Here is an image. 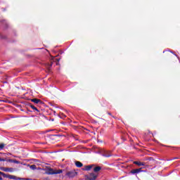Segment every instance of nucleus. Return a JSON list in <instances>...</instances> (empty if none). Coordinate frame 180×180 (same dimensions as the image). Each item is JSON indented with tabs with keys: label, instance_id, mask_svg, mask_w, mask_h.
I'll list each match as a JSON object with an SVG mask.
<instances>
[{
	"label": "nucleus",
	"instance_id": "nucleus-24",
	"mask_svg": "<svg viewBox=\"0 0 180 180\" xmlns=\"http://www.w3.org/2000/svg\"><path fill=\"white\" fill-rule=\"evenodd\" d=\"M112 118H114V119H115V116H113V115H112Z\"/></svg>",
	"mask_w": 180,
	"mask_h": 180
},
{
	"label": "nucleus",
	"instance_id": "nucleus-12",
	"mask_svg": "<svg viewBox=\"0 0 180 180\" xmlns=\"http://www.w3.org/2000/svg\"><path fill=\"white\" fill-rule=\"evenodd\" d=\"M28 106H30V108H31L32 109H33V110H36L37 112H39V109H37V108H36V106L33 105V104L32 103H29Z\"/></svg>",
	"mask_w": 180,
	"mask_h": 180
},
{
	"label": "nucleus",
	"instance_id": "nucleus-11",
	"mask_svg": "<svg viewBox=\"0 0 180 180\" xmlns=\"http://www.w3.org/2000/svg\"><path fill=\"white\" fill-rule=\"evenodd\" d=\"M75 165H76V167H77V168H81V167H82L84 166L82 162H81L79 161L75 162Z\"/></svg>",
	"mask_w": 180,
	"mask_h": 180
},
{
	"label": "nucleus",
	"instance_id": "nucleus-16",
	"mask_svg": "<svg viewBox=\"0 0 180 180\" xmlns=\"http://www.w3.org/2000/svg\"><path fill=\"white\" fill-rule=\"evenodd\" d=\"M30 169H36V165H32L30 166Z\"/></svg>",
	"mask_w": 180,
	"mask_h": 180
},
{
	"label": "nucleus",
	"instance_id": "nucleus-9",
	"mask_svg": "<svg viewBox=\"0 0 180 180\" xmlns=\"http://www.w3.org/2000/svg\"><path fill=\"white\" fill-rule=\"evenodd\" d=\"M15 171V169L12 167H5L4 172H13Z\"/></svg>",
	"mask_w": 180,
	"mask_h": 180
},
{
	"label": "nucleus",
	"instance_id": "nucleus-7",
	"mask_svg": "<svg viewBox=\"0 0 180 180\" xmlns=\"http://www.w3.org/2000/svg\"><path fill=\"white\" fill-rule=\"evenodd\" d=\"M134 164H135V165H138V167H145L146 165V162H141L139 161H134Z\"/></svg>",
	"mask_w": 180,
	"mask_h": 180
},
{
	"label": "nucleus",
	"instance_id": "nucleus-15",
	"mask_svg": "<svg viewBox=\"0 0 180 180\" xmlns=\"http://www.w3.org/2000/svg\"><path fill=\"white\" fill-rule=\"evenodd\" d=\"M5 148V143H0V151Z\"/></svg>",
	"mask_w": 180,
	"mask_h": 180
},
{
	"label": "nucleus",
	"instance_id": "nucleus-3",
	"mask_svg": "<svg viewBox=\"0 0 180 180\" xmlns=\"http://www.w3.org/2000/svg\"><path fill=\"white\" fill-rule=\"evenodd\" d=\"M86 179L87 180H96L98 178V174L96 173H89V174L85 176Z\"/></svg>",
	"mask_w": 180,
	"mask_h": 180
},
{
	"label": "nucleus",
	"instance_id": "nucleus-14",
	"mask_svg": "<svg viewBox=\"0 0 180 180\" xmlns=\"http://www.w3.org/2000/svg\"><path fill=\"white\" fill-rule=\"evenodd\" d=\"M8 162H13L14 164H20V162H19L18 160H12V159H9L8 160Z\"/></svg>",
	"mask_w": 180,
	"mask_h": 180
},
{
	"label": "nucleus",
	"instance_id": "nucleus-10",
	"mask_svg": "<svg viewBox=\"0 0 180 180\" xmlns=\"http://www.w3.org/2000/svg\"><path fill=\"white\" fill-rule=\"evenodd\" d=\"M101 169H102V167L101 166H97L94 168L93 171H94V172H95V174H96L97 172H99V171H101Z\"/></svg>",
	"mask_w": 180,
	"mask_h": 180
},
{
	"label": "nucleus",
	"instance_id": "nucleus-5",
	"mask_svg": "<svg viewBox=\"0 0 180 180\" xmlns=\"http://www.w3.org/2000/svg\"><path fill=\"white\" fill-rule=\"evenodd\" d=\"M140 172H143V168H139V169H134L132 170H131L130 173L131 174H140Z\"/></svg>",
	"mask_w": 180,
	"mask_h": 180
},
{
	"label": "nucleus",
	"instance_id": "nucleus-19",
	"mask_svg": "<svg viewBox=\"0 0 180 180\" xmlns=\"http://www.w3.org/2000/svg\"><path fill=\"white\" fill-rule=\"evenodd\" d=\"M14 179V180H22L23 179H22V178H20V177H18V178H17V177H16V179Z\"/></svg>",
	"mask_w": 180,
	"mask_h": 180
},
{
	"label": "nucleus",
	"instance_id": "nucleus-1",
	"mask_svg": "<svg viewBox=\"0 0 180 180\" xmlns=\"http://www.w3.org/2000/svg\"><path fill=\"white\" fill-rule=\"evenodd\" d=\"M62 172H63V169L54 170L51 168H49L47 170L46 174L48 175H57V174H62Z\"/></svg>",
	"mask_w": 180,
	"mask_h": 180
},
{
	"label": "nucleus",
	"instance_id": "nucleus-13",
	"mask_svg": "<svg viewBox=\"0 0 180 180\" xmlns=\"http://www.w3.org/2000/svg\"><path fill=\"white\" fill-rule=\"evenodd\" d=\"M103 157H106L108 158L109 157H112V153L110 152H105L103 154Z\"/></svg>",
	"mask_w": 180,
	"mask_h": 180
},
{
	"label": "nucleus",
	"instance_id": "nucleus-23",
	"mask_svg": "<svg viewBox=\"0 0 180 180\" xmlns=\"http://www.w3.org/2000/svg\"><path fill=\"white\" fill-rule=\"evenodd\" d=\"M26 180H30V179H25Z\"/></svg>",
	"mask_w": 180,
	"mask_h": 180
},
{
	"label": "nucleus",
	"instance_id": "nucleus-20",
	"mask_svg": "<svg viewBox=\"0 0 180 180\" xmlns=\"http://www.w3.org/2000/svg\"><path fill=\"white\" fill-rule=\"evenodd\" d=\"M0 169H1V171H5V167H0Z\"/></svg>",
	"mask_w": 180,
	"mask_h": 180
},
{
	"label": "nucleus",
	"instance_id": "nucleus-8",
	"mask_svg": "<svg viewBox=\"0 0 180 180\" xmlns=\"http://www.w3.org/2000/svg\"><path fill=\"white\" fill-rule=\"evenodd\" d=\"M94 167H95V165H89L85 166L84 171H90L91 169H92Z\"/></svg>",
	"mask_w": 180,
	"mask_h": 180
},
{
	"label": "nucleus",
	"instance_id": "nucleus-18",
	"mask_svg": "<svg viewBox=\"0 0 180 180\" xmlns=\"http://www.w3.org/2000/svg\"><path fill=\"white\" fill-rule=\"evenodd\" d=\"M5 162V161H6V159H5V158H0V162Z\"/></svg>",
	"mask_w": 180,
	"mask_h": 180
},
{
	"label": "nucleus",
	"instance_id": "nucleus-17",
	"mask_svg": "<svg viewBox=\"0 0 180 180\" xmlns=\"http://www.w3.org/2000/svg\"><path fill=\"white\" fill-rule=\"evenodd\" d=\"M52 66H53V62L51 63L50 65L48 66L49 71H50V69L51 68Z\"/></svg>",
	"mask_w": 180,
	"mask_h": 180
},
{
	"label": "nucleus",
	"instance_id": "nucleus-21",
	"mask_svg": "<svg viewBox=\"0 0 180 180\" xmlns=\"http://www.w3.org/2000/svg\"><path fill=\"white\" fill-rule=\"evenodd\" d=\"M108 115H109L110 116H112V113H110V112H108Z\"/></svg>",
	"mask_w": 180,
	"mask_h": 180
},
{
	"label": "nucleus",
	"instance_id": "nucleus-22",
	"mask_svg": "<svg viewBox=\"0 0 180 180\" xmlns=\"http://www.w3.org/2000/svg\"><path fill=\"white\" fill-rule=\"evenodd\" d=\"M173 160H178V158H174Z\"/></svg>",
	"mask_w": 180,
	"mask_h": 180
},
{
	"label": "nucleus",
	"instance_id": "nucleus-4",
	"mask_svg": "<svg viewBox=\"0 0 180 180\" xmlns=\"http://www.w3.org/2000/svg\"><path fill=\"white\" fill-rule=\"evenodd\" d=\"M77 172L75 171H70L66 173V176L69 178H74L75 176H77Z\"/></svg>",
	"mask_w": 180,
	"mask_h": 180
},
{
	"label": "nucleus",
	"instance_id": "nucleus-6",
	"mask_svg": "<svg viewBox=\"0 0 180 180\" xmlns=\"http://www.w3.org/2000/svg\"><path fill=\"white\" fill-rule=\"evenodd\" d=\"M31 102H33L34 103H36L37 105H43V101L41 100L38 98H32L31 99Z\"/></svg>",
	"mask_w": 180,
	"mask_h": 180
},
{
	"label": "nucleus",
	"instance_id": "nucleus-2",
	"mask_svg": "<svg viewBox=\"0 0 180 180\" xmlns=\"http://www.w3.org/2000/svg\"><path fill=\"white\" fill-rule=\"evenodd\" d=\"M1 176H4V178H8V179H16V176L6 174L2 172H0V180H4Z\"/></svg>",
	"mask_w": 180,
	"mask_h": 180
}]
</instances>
